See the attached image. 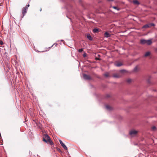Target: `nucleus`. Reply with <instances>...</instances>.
Returning a JSON list of instances; mask_svg holds the SVG:
<instances>
[{"mask_svg": "<svg viewBox=\"0 0 157 157\" xmlns=\"http://www.w3.org/2000/svg\"><path fill=\"white\" fill-rule=\"evenodd\" d=\"M43 140L45 142L47 143H49L51 145L53 144V143L51 140L48 134H44Z\"/></svg>", "mask_w": 157, "mask_h": 157, "instance_id": "1", "label": "nucleus"}, {"mask_svg": "<svg viewBox=\"0 0 157 157\" xmlns=\"http://www.w3.org/2000/svg\"><path fill=\"white\" fill-rule=\"evenodd\" d=\"M137 132V131L134 129H132L130 131L129 134L131 137H133L135 136L136 135Z\"/></svg>", "mask_w": 157, "mask_h": 157, "instance_id": "2", "label": "nucleus"}, {"mask_svg": "<svg viewBox=\"0 0 157 157\" xmlns=\"http://www.w3.org/2000/svg\"><path fill=\"white\" fill-rule=\"evenodd\" d=\"M27 10V7H25L23 8L22 11V13L23 15V16H24L26 13Z\"/></svg>", "mask_w": 157, "mask_h": 157, "instance_id": "3", "label": "nucleus"}, {"mask_svg": "<svg viewBox=\"0 0 157 157\" xmlns=\"http://www.w3.org/2000/svg\"><path fill=\"white\" fill-rule=\"evenodd\" d=\"M59 142L60 144L63 147V148L67 150V148L63 142L61 140H59Z\"/></svg>", "mask_w": 157, "mask_h": 157, "instance_id": "4", "label": "nucleus"}, {"mask_svg": "<svg viewBox=\"0 0 157 157\" xmlns=\"http://www.w3.org/2000/svg\"><path fill=\"white\" fill-rule=\"evenodd\" d=\"M83 78L85 80H89L90 79V77L86 74H83Z\"/></svg>", "mask_w": 157, "mask_h": 157, "instance_id": "5", "label": "nucleus"}, {"mask_svg": "<svg viewBox=\"0 0 157 157\" xmlns=\"http://www.w3.org/2000/svg\"><path fill=\"white\" fill-rule=\"evenodd\" d=\"M104 36L105 37L108 38L110 37L111 35L108 32H106L104 33Z\"/></svg>", "mask_w": 157, "mask_h": 157, "instance_id": "6", "label": "nucleus"}, {"mask_svg": "<svg viewBox=\"0 0 157 157\" xmlns=\"http://www.w3.org/2000/svg\"><path fill=\"white\" fill-rule=\"evenodd\" d=\"M122 65L123 64L122 63L120 62L116 63L114 64L115 66L117 67H120L122 66Z\"/></svg>", "mask_w": 157, "mask_h": 157, "instance_id": "7", "label": "nucleus"}, {"mask_svg": "<svg viewBox=\"0 0 157 157\" xmlns=\"http://www.w3.org/2000/svg\"><path fill=\"white\" fill-rule=\"evenodd\" d=\"M140 43L141 44H146V40L142 39L140 40Z\"/></svg>", "mask_w": 157, "mask_h": 157, "instance_id": "8", "label": "nucleus"}, {"mask_svg": "<svg viewBox=\"0 0 157 157\" xmlns=\"http://www.w3.org/2000/svg\"><path fill=\"white\" fill-rule=\"evenodd\" d=\"M113 77L115 78H119L120 76L118 74H114L113 75Z\"/></svg>", "mask_w": 157, "mask_h": 157, "instance_id": "9", "label": "nucleus"}, {"mask_svg": "<svg viewBox=\"0 0 157 157\" xmlns=\"http://www.w3.org/2000/svg\"><path fill=\"white\" fill-rule=\"evenodd\" d=\"M87 39L88 40H92V38L91 36L89 34H88L87 35Z\"/></svg>", "mask_w": 157, "mask_h": 157, "instance_id": "10", "label": "nucleus"}, {"mask_svg": "<svg viewBox=\"0 0 157 157\" xmlns=\"http://www.w3.org/2000/svg\"><path fill=\"white\" fill-rule=\"evenodd\" d=\"M133 3L135 5H138L140 4V3L137 0H133Z\"/></svg>", "mask_w": 157, "mask_h": 157, "instance_id": "11", "label": "nucleus"}, {"mask_svg": "<svg viewBox=\"0 0 157 157\" xmlns=\"http://www.w3.org/2000/svg\"><path fill=\"white\" fill-rule=\"evenodd\" d=\"M152 43V41L151 40H146V44H147V45H149L151 44Z\"/></svg>", "mask_w": 157, "mask_h": 157, "instance_id": "12", "label": "nucleus"}, {"mask_svg": "<svg viewBox=\"0 0 157 157\" xmlns=\"http://www.w3.org/2000/svg\"><path fill=\"white\" fill-rule=\"evenodd\" d=\"M105 108L108 110H110L112 109V108L109 105H106Z\"/></svg>", "mask_w": 157, "mask_h": 157, "instance_id": "13", "label": "nucleus"}, {"mask_svg": "<svg viewBox=\"0 0 157 157\" xmlns=\"http://www.w3.org/2000/svg\"><path fill=\"white\" fill-rule=\"evenodd\" d=\"M150 27L149 25V24H146L144 25L143 27V28H147Z\"/></svg>", "mask_w": 157, "mask_h": 157, "instance_id": "14", "label": "nucleus"}, {"mask_svg": "<svg viewBox=\"0 0 157 157\" xmlns=\"http://www.w3.org/2000/svg\"><path fill=\"white\" fill-rule=\"evenodd\" d=\"M150 54V52H146L144 55V56L145 57L149 55Z\"/></svg>", "mask_w": 157, "mask_h": 157, "instance_id": "15", "label": "nucleus"}, {"mask_svg": "<svg viewBox=\"0 0 157 157\" xmlns=\"http://www.w3.org/2000/svg\"><path fill=\"white\" fill-rule=\"evenodd\" d=\"M138 68L137 66L135 67L133 70V71L134 72H136L138 71Z\"/></svg>", "mask_w": 157, "mask_h": 157, "instance_id": "16", "label": "nucleus"}, {"mask_svg": "<svg viewBox=\"0 0 157 157\" xmlns=\"http://www.w3.org/2000/svg\"><path fill=\"white\" fill-rule=\"evenodd\" d=\"M98 30V29L97 28H95L93 30V32L94 33L97 32Z\"/></svg>", "mask_w": 157, "mask_h": 157, "instance_id": "17", "label": "nucleus"}, {"mask_svg": "<svg viewBox=\"0 0 157 157\" xmlns=\"http://www.w3.org/2000/svg\"><path fill=\"white\" fill-rule=\"evenodd\" d=\"M156 128L155 126H153L152 127L151 129L153 131H155L156 129Z\"/></svg>", "mask_w": 157, "mask_h": 157, "instance_id": "18", "label": "nucleus"}, {"mask_svg": "<svg viewBox=\"0 0 157 157\" xmlns=\"http://www.w3.org/2000/svg\"><path fill=\"white\" fill-rule=\"evenodd\" d=\"M104 75L106 77H108L109 76V73H106L104 74Z\"/></svg>", "mask_w": 157, "mask_h": 157, "instance_id": "19", "label": "nucleus"}, {"mask_svg": "<svg viewBox=\"0 0 157 157\" xmlns=\"http://www.w3.org/2000/svg\"><path fill=\"white\" fill-rule=\"evenodd\" d=\"M131 79L130 78H128L127 80V82L128 83H130L131 82Z\"/></svg>", "mask_w": 157, "mask_h": 157, "instance_id": "20", "label": "nucleus"}, {"mask_svg": "<svg viewBox=\"0 0 157 157\" xmlns=\"http://www.w3.org/2000/svg\"><path fill=\"white\" fill-rule=\"evenodd\" d=\"M149 25L150 27H151V26H154L155 25V24L154 23H150L149 24Z\"/></svg>", "mask_w": 157, "mask_h": 157, "instance_id": "21", "label": "nucleus"}, {"mask_svg": "<svg viewBox=\"0 0 157 157\" xmlns=\"http://www.w3.org/2000/svg\"><path fill=\"white\" fill-rule=\"evenodd\" d=\"M120 71L121 73H124V72H126V71L125 70H121Z\"/></svg>", "mask_w": 157, "mask_h": 157, "instance_id": "22", "label": "nucleus"}, {"mask_svg": "<svg viewBox=\"0 0 157 157\" xmlns=\"http://www.w3.org/2000/svg\"><path fill=\"white\" fill-rule=\"evenodd\" d=\"M113 8L114 9H116V10H117L118 11H119V10H120V9H119L118 8H117V7H116V6H113Z\"/></svg>", "mask_w": 157, "mask_h": 157, "instance_id": "23", "label": "nucleus"}, {"mask_svg": "<svg viewBox=\"0 0 157 157\" xmlns=\"http://www.w3.org/2000/svg\"><path fill=\"white\" fill-rule=\"evenodd\" d=\"M83 51V49L82 48H81V49H79L78 50V52H82Z\"/></svg>", "mask_w": 157, "mask_h": 157, "instance_id": "24", "label": "nucleus"}, {"mask_svg": "<svg viewBox=\"0 0 157 157\" xmlns=\"http://www.w3.org/2000/svg\"><path fill=\"white\" fill-rule=\"evenodd\" d=\"M83 56L84 57H85L86 56V53H84L83 54Z\"/></svg>", "mask_w": 157, "mask_h": 157, "instance_id": "25", "label": "nucleus"}, {"mask_svg": "<svg viewBox=\"0 0 157 157\" xmlns=\"http://www.w3.org/2000/svg\"><path fill=\"white\" fill-rule=\"evenodd\" d=\"M29 5L28 4V5H27L26 7H27V8H28V7H29Z\"/></svg>", "mask_w": 157, "mask_h": 157, "instance_id": "26", "label": "nucleus"}, {"mask_svg": "<svg viewBox=\"0 0 157 157\" xmlns=\"http://www.w3.org/2000/svg\"><path fill=\"white\" fill-rule=\"evenodd\" d=\"M109 1H113V0H107Z\"/></svg>", "mask_w": 157, "mask_h": 157, "instance_id": "27", "label": "nucleus"}, {"mask_svg": "<svg viewBox=\"0 0 157 157\" xmlns=\"http://www.w3.org/2000/svg\"><path fill=\"white\" fill-rule=\"evenodd\" d=\"M54 45V44H53V45H52L51 47H52L53 46V45Z\"/></svg>", "mask_w": 157, "mask_h": 157, "instance_id": "28", "label": "nucleus"}, {"mask_svg": "<svg viewBox=\"0 0 157 157\" xmlns=\"http://www.w3.org/2000/svg\"><path fill=\"white\" fill-rule=\"evenodd\" d=\"M61 41H63V40H61Z\"/></svg>", "mask_w": 157, "mask_h": 157, "instance_id": "29", "label": "nucleus"}]
</instances>
